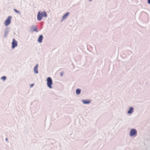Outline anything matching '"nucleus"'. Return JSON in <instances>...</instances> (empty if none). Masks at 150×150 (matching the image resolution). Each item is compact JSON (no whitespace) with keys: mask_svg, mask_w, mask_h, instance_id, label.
Returning a JSON list of instances; mask_svg holds the SVG:
<instances>
[{"mask_svg":"<svg viewBox=\"0 0 150 150\" xmlns=\"http://www.w3.org/2000/svg\"><path fill=\"white\" fill-rule=\"evenodd\" d=\"M47 86L50 88H52V81L51 78L50 77H48L47 79Z\"/></svg>","mask_w":150,"mask_h":150,"instance_id":"f03ea898","label":"nucleus"},{"mask_svg":"<svg viewBox=\"0 0 150 150\" xmlns=\"http://www.w3.org/2000/svg\"><path fill=\"white\" fill-rule=\"evenodd\" d=\"M69 14V12H67L62 17V20H64L67 17H68V16Z\"/></svg>","mask_w":150,"mask_h":150,"instance_id":"423d86ee","label":"nucleus"},{"mask_svg":"<svg viewBox=\"0 0 150 150\" xmlns=\"http://www.w3.org/2000/svg\"><path fill=\"white\" fill-rule=\"evenodd\" d=\"M12 48L13 49H14L15 47H17V41L15 40V39H13V41L12 42Z\"/></svg>","mask_w":150,"mask_h":150,"instance_id":"20e7f679","label":"nucleus"},{"mask_svg":"<svg viewBox=\"0 0 150 150\" xmlns=\"http://www.w3.org/2000/svg\"><path fill=\"white\" fill-rule=\"evenodd\" d=\"M42 39H43L42 35H40L38 39V41L40 43H41L42 42Z\"/></svg>","mask_w":150,"mask_h":150,"instance_id":"6e6552de","label":"nucleus"},{"mask_svg":"<svg viewBox=\"0 0 150 150\" xmlns=\"http://www.w3.org/2000/svg\"><path fill=\"white\" fill-rule=\"evenodd\" d=\"M133 108H130L129 110L128 111V113L129 114H131L133 112Z\"/></svg>","mask_w":150,"mask_h":150,"instance_id":"9d476101","label":"nucleus"},{"mask_svg":"<svg viewBox=\"0 0 150 150\" xmlns=\"http://www.w3.org/2000/svg\"><path fill=\"white\" fill-rule=\"evenodd\" d=\"M34 28V30L35 31H37V28H36V26H34L33 27Z\"/></svg>","mask_w":150,"mask_h":150,"instance_id":"4468645a","label":"nucleus"},{"mask_svg":"<svg viewBox=\"0 0 150 150\" xmlns=\"http://www.w3.org/2000/svg\"><path fill=\"white\" fill-rule=\"evenodd\" d=\"M82 101L85 104H89L91 102V101L89 100H83Z\"/></svg>","mask_w":150,"mask_h":150,"instance_id":"0eeeda50","label":"nucleus"},{"mask_svg":"<svg viewBox=\"0 0 150 150\" xmlns=\"http://www.w3.org/2000/svg\"><path fill=\"white\" fill-rule=\"evenodd\" d=\"M38 64H37L36 66L34 68V71L35 73H38Z\"/></svg>","mask_w":150,"mask_h":150,"instance_id":"1a4fd4ad","label":"nucleus"},{"mask_svg":"<svg viewBox=\"0 0 150 150\" xmlns=\"http://www.w3.org/2000/svg\"><path fill=\"white\" fill-rule=\"evenodd\" d=\"M148 2L149 4H150V0H148Z\"/></svg>","mask_w":150,"mask_h":150,"instance_id":"dca6fc26","label":"nucleus"},{"mask_svg":"<svg viewBox=\"0 0 150 150\" xmlns=\"http://www.w3.org/2000/svg\"><path fill=\"white\" fill-rule=\"evenodd\" d=\"M137 133V131L135 129H132L131 130L130 135L131 136H135Z\"/></svg>","mask_w":150,"mask_h":150,"instance_id":"39448f33","label":"nucleus"},{"mask_svg":"<svg viewBox=\"0 0 150 150\" xmlns=\"http://www.w3.org/2000/svg\"><path fill=\"white\" fill-rule=\"evenodd\" d=\"M6 77L5 76H2L1 77V79L4 81H5L6 79Z\"/></svg>","mask_w":150,"mask_h":150,"instance_id":"f8f14e48","label":"nucleus"},{"mask_svg":"<svg viewBox=\"0 0 150 150\" xmlns=\"http://www.w3.org/2000/svg\"><path fill=\"white\" fill-rule=\"evenodd\" d=\"M47 14L46 12L45 11H39L37 15V19L38 21H41L42 18L44 17H46Z\"/></svg>","mask_w":150,"mask_h":150,"instance_id":"f257e3e1","label":"nucleus"},{"mask_svg":"<svg viewBox=\"0 0 150 150\" xmlns=\"http://www.w3.org/2000/svg\"><path fill=\"white\" fill-rule=\"evenodd\" d=\"M14 10L16 13H20V12L17 10L16 9H14Z\"/></svg>","mask_w":150,"mask_h":150,"instance_id":"ddd939ff","label":"nucleus"},{"mask_svg":"<svg viewBox=\"0 0 150 150\" xmlns=\"http://www.w3.org/2000/svg\"><path fill=\"white\" fill-rule=\"evenodd\" d=\"M81 93V90L79 89H77L76 91V93L77 95Z\"/></svg>","mask_w":150,"mask_h":150,"instance_id":"9b49d317","label":"nucleus"},{"mask_svg":"<svg viewBox=\"0 0 150 150\" xmlns=\"http://www.w3.org/2000/svg\"><path fill=\"white\" fill-rule=\"evenodd\" d=\"M11 18L12 17L11 16H9L5 20L4 22V25L6 26L8 25L11 23Z\"/></svg>","mask_w":150,"mask_h":150,"instance_id":"7ed1b4c3","label":"nucleus"},{"mask_svg":"<svg viewBox=\"0 0 150 150\" xmlns=\"http://www.w3.org/2000/svg\"><path fill=\"white\" fill-rule=\"evenodd\" d=\"M90 1H91L92 0H89Z\"/></svg>","mask_w":150,"mask_h":150,"instance_id":"f3484780","label":"nucleus"},{"mask_svg":"<svg viewBox=\"0 0 150 150\" xmlns=\"http://www.w3.org/2000/svg\"><path fill=\"white\" fill-rule=\"evenodd\" d=\"M34 85V84H31L30 85V87H33V86Z\"/></svg>","mask_w":150,"mask_h":150,"instance_id":"2eb2a0df","label":"nucleus"}]
</instances>
